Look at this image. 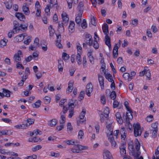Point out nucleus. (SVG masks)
Here are the masks:
<instances>
[{
	"instance_id": "23",
	"label": "nucleus",
	"mask_w": 159,
	"mask_h": 159,
	"mask_svg": "<svg viewBox=\"0 0 159 159\" xmlns=\"http://www.w3.org/2000/svg\"><path fill=\"white\" fill-rule=\"evenodd\" d=\"M82 12H79L77 16L75 18V21L77 24H80L81 22V17L82 16Z\"/></svg>"
},
{
	"instance_id": "36",
	"label": "nucleus",
	"mask_w": 159,
	"mask_h": 159,
	"mask_svg": "<svg viewBox=\"0 0 159 159\" xmlns=\"http://www.w3.org/2000/svg\"><path fill=\"white\" fill-rule=\"evenodd\" d=\"M14 25V29L17 30H20V25H19L18 22L14 20L13 22Z\"/></svg>"
},
{
	"instance_id": "40",
	"label": "nucleus",
	"mask_w": 159,
	"mask_h": 159,
	"mask_svg": "<svg viewBox=\"0 0 159 159\" xmlns=\"http://www.w3.org/2000/svg\"><path fill=\"white\" fill-rule=\"evenodd\" d=\"M80 54H81L77 53L76 56V61L79 65L81 64V58Z\"/></svg>"
},
{
	"instance_id": "6",
	"label": "nucleus",
	"mask_w": 159,
	"mask_h": 159,
	"mask_svg": "<svg viewBox=\"0 0 159 159\" xmlns=\"http://www.w3.org/2000/svg\"><path fill=\"white\" fill-rule=\"evenodd\" d=\"M93 87L91 83L88 84L86 87V94L89 96H91V93L92 92Z\"/></svg>"
},
{
	"instance_id": "38",
	"label": "nucleus",
	"mask_w": 159,
	"mask_h": 159,
	"mask_svg": "<svg viewBox=\"0 0 159 159\" xmlns=\"http://www.w3.org/2000/svg\"><path fill=\"white\" fill-rule=\"evenodd\" d=\"M48 30L49 32V35L50 36L52 37L53 36L54 31L53 29L52 28V26L51 25L49 26L48 28Z\"/></svg>"
},
{
	"instance_id": "54",
	"label": "nucleus",
	"mask_w": 159,
	"mask_h": 159,
	"mask_svg": "<svg viewBox=\"0 0 159 159\" xmlns=\"http://www.w3.org/2000/svg\"><path fill=\"white\" fill-rule=\"evenodd\" d=\"M119 106H120L119 102L117 100H114L113 103V107L116 108L118 107Z\"/></svg>"
},
{
	"instance_id": "29",
	"label": "nucleus",
	"mask_w": 159,
	"mask_h": 159,
	"mask_svg": "<svg viewBox=\"0 0 159 159\" xmlns=\"http://www.w3.org/2000/svg\"><path fill=\"white\" fill-rule=\"evenodd\" d=\"M64 142L66 143L69 145H76V143H77V142L76 141L73 140H68L66 141H64Z\"/></svg>"
},
{
	"instance_id": "7",
	"label": "nucleus",
	"mask_w": 159,
	"mask_h": 159,
	"mask_svg": "<svg viewBox=\"0 0 159 159\" xmlns=\"http://www.w3.org/2000/svg\"><path fill=\"white\" fill-rule=\"evenodd\" d=\"M104 159H113L111 153L107 150H105L103 154Z\"/></svg>"
},
{
	"instance_id": "14",
	"label": "nucleus",
	"mask_w": 159,
	"mask_h": 159,
	"mask_svg": "<svg viewBox=\"0 0 159 159\" xmlns=\"http://www.w3.org/2000/svg\"><path fill=\"white\" fill-rule=\"evenodd\" d=\"M15 16L21 21H24L25 19L24 15L21 13H16L15 14Z\"/></svg>"
},
{
	"instance_id": "64",
	"label": "nucleus",
	"mask_w": 159,
	"mask_h": 159,
	"mask_svg": "<svg viewBox=\"0 0 159 159\" xmlns=\"http://www.w3.org/2000/svg\"><path fill=\"white\" fill-rule=\"evenodd\" d=\"M67 130L72 131L73 129L72 127L71 126V124L70 123H68L67 124Z\"/></svg>"
},
{
	"instance_id": "62",
	"label": "nucleus",
	"mask_w": 159,
	"mask_h": 159,
	"mask_svg": "<svg viewBox=\"0 0 159 159\" xmlns=\"http://www.w3.org/2000/svg\"><path fill=\"white\" fill-rule=\"evenodd\" d=\"M69 114L68 116L69 118H71L73 115L74 111V109L72 108V109H70L69 110Z\"/></svg>"
},
{
	"instance_id": "8",
	"label": "nucleus",
	"mask_w": 159,
	"mask_h": 159,
	"mask_svg": "<svg viewBox=\"0 0 159 159\" xmlns=\"http://www.w3.org/2000/svg\"><path fill=\"white\" fill-rule=\"evenodd\" d=\"M21 56H22V52L20 51H18L14 55L13 59L14 61L17 62H19V61L21 60Z\"/></svg>"
},
{
	"instance_id": "57",
	"label": "nucleus",
	"mask_w": 159,
	"mask_h": 159,
	"mask_svg": "<svg viewBox=\"0 0 159 159\" xmlns=\"http://www.w3.org/2000/svg\"><path fill=\"white\" fill-rule=\"evenodd\" d=\"M111 125L112 124L110 123L108 124L107 125L106 127L110 131L111 134L112 132V134L113 133V130L111 128Z\"/></svg>"
},
{
	"instance_id": "41",
	"label": "nucleus",
	"mask_w": 159,
	"mask_h": 159,
	"mask_svg": "<svg viewBox=\"0 0 159 159\" xmlns=\"http://www.w3.org/2000/svg\"><path fill=\"white\" fill-rule=\"evenodd\" d=\"M6 5V8L8 9H10L12 7V3L11 2H7L6 3H4Z\"/></svg>"
},
{
	"instance_id": "16",
	"label": "nucleus",
	"mask_w": 159,
	"mask_h": 159,
	"mask_svg": "<svg viewBox=\"0 0 159 159\" xmlns=\"http://www.w3.org/2000/svg\"><path fill=\"white\" fill-rule=\"evenodd\" d=\"M103 31L106 36H108L109 34L108 25L107 24H104L102 27Z\"/></svg>"
},
{
	"instance_id": "37",
	"label": "nucleus",
	"mask_w": 159,
	"mask_h": 159,
	"mask_svg": "<svg viewBox=\"0 0 159 159\" xmlns=\"http://www.w3.org/2000/svg\"><path fill=\"white\" fill-rule=\"evenodd\" d=\"M61 119L59 121V122L60 124H63L65 122V116L64 115L62 114L61 113Z\"/></svg>"
},
{
	"instance_id": "47",
	"label": "nucleus",
	"mask_w": 159,
	"mask_h": 159,
	"mask_svg": "<svg viewBox=\"0 0 159 159\" xmlns=\"http://www.w3.org/2000/svg\"><path fill=\"white\" fill-rule=\"evenodd\" d=\"M28 25L27 24H25L24 25L21 24L20 25V30L21 29L25 30L27 29Z\"/></svg>"
},
{
	"instance_id": "18",
	"label": "nucleus",
	"mask_w": 159,
	"mask_h": 159,
	"mask_svg": "<svg viewBox=\"0 0 159 159\" xmlns=\"http://www.w3.org/2000/svg\"><path fill=\"white\" fill-rule=\"evenodd\" d=\"M75 24L74 21H70L69 27L68 30L71 33L74 32L75 30Z\"/></svg>"
},
{
	"instance_id": "3",
	"label": "nucleus",
	"mask_w": 159,
	"mask_h": 159,
	"mask_svg": "<svg viewBox=\"0 0 159 159\" xmlns=\"http://www.w3.org/2000/svg\"><path fill=\"white\" fill-rule=\"evenodd\" d=\"M39 46V39L38 38L35 39L34 41V45L30 46V50L33 51L35 50Z\"/></svg>"
},
{
	"instance_id": "52",
	"label": "nucleus",
	"mask_w": 159,
	"mask_h": 159,
	"mask_svg": "<svg viewBox=\"0 0 159 159\" xmlns=\"http://www.w3.org/2000/svg\"><path fill=\"white\" fill-rule=\"evenodd\" d=\"M132 113L133 112L132 111L131 112H129V113L127 112L126 118H127V119H131L133 118V116L132 115Z\"/></svg>"
},
{
	"instance_id": "17",
	"label": "nucleus",
	"mask_w": 159,
	"mask_h": 159,
	"mask_svg": "<svg viewBox=\"0 0 159 159\" xmlns=\"http://www.w3.org/2000/svg\"><path fill=\"white\" fill-rule=\"evenodd\" d=\"M118 47L116 44H115L114 48L113 53V56L114 58H116L118 55Z\"/></svg>"
},
{
	"instance_id": "43",
	"label": "nucleus",
	"mask_w": 159,
	"mask_h": 159,
	"mask_svg": "<svg viewBox=\"0 0 159 159\" xmlns=\"http://www.w3.org/2000/svg\"><path fill=\"white\" fill-rule=\"evenodd\" d=\"M62 57L63 60L65 61L68 60L70 58L69 55L65 52H63L62 53Z\"/></svg>"
},
{
	"instance_id": "20",
	"label": "nucleus",
	"mask_w": 159,
	"mask_h": 159,
	"mask_svg": "<svg viewBox=\"0 0 159 159\" xmlns=\"http://www.w3.org/2000/svg\"><path fill=\"white\" fill-rule=\"evenodd\" d=\"M115 116L116 117V120L118 122L119 124H122L123 122V120L122 119L120 113L117 112L116 113Z\"/></svg>"
},
{
	"instance_id": "5",
	"label": "nucleus",
	"mask_w": 159,
	"mask_h": 159,
	"mask_svg": "<svg viewBox=\"0 0 159 159\" xmlns=\"http://www.w3.org/2000/svg\"><path fill=\"white\" fill-rule=\"evenodd\" d=\"M86 113V110L84 107L82 108V111L79 116L80 121L79 122L80 123H83L84 121H86V118H84Z\"/></svg>"
},
{
	"instance_id": "58",
	"label": "nucleus",
	"mask_w": 159,
	"mask_h": 159,
	"mask_svg": "<svg viewBox=\"0 0 159 159\" xmlns=\"http://www.w3.org/2000/svg\"><path fill=\"white\" fill-rule=\"evenodd\" d=\"M44 102L46 104H48L50 102V98L48 96H46L44 98Z\"/></svg>"
},
{
	"instance_id": "25",
	"label": "nucleus",
	"mask_w": 159,
	"mask_h": 159,
	"mask_svg": "<svg viewBox=\"0 0 159 159\" xmlns=\"http://www.w3.org/2000/svg\"><path fill=\"white\" fill-rule=\"evenodd\" d=\"M24 37L22 34H20L19 35L16 36L15 39L16 41L18 42H20L22 41L24 39Z\"/></svg>"
},
{
	"instance_id": "1",
	"label": "nucleus",
	"mask_w": 159,
	"mask_h": 159,
	"mask_svg": "<svg viewBox=\"0 0 159 159\" xmlns=\"http://www.w3.org/2000/svg\"><path fill=\"white\" fill-rule=\"evenodd\" d=\"M134 144L136 151V153L133 155L134 157V159H143L142 156L139 157L141 153L139 151L140 148V144L138 139H135L134 141Z\"/></svg>"
},
{
	"instance_id": "22",
	"label": "nucleus",
	"mask_w": 159,
	"mask_h": 159,
	"mask_svg": "<svg viewBox=\"0 0 159 159\" xmlns=\"http://www.w3.org/2000/svg\"><path fill=\"white\" fill-rule=\"evenodd\" d=\"M84 6V3L83 2H80L78 6L77 7L78 10L79 11V12L83 13L84 10L83 7Z\"/></svg>"
},
{
	"instance_id": "44",
	"label": "nucleus",
	"mask_w": 159,
	"mask_h": 159,
	"mask_svg": "<svg viewBox=\"0 0 159 159\" xmlns=\"http://www.w3.org/2000/svg\"><path fill=\"white\" fill-rule=\"evenodd\" d=\"M57 123V120L55 119H53L50 121L49 123V125L53 127L55 126L56 125Z\"/></svg>"
},
{
	"instance_id": "15",
	"label": "nucleus",
	"mask_w": 159,
	"mask_h": 159,
	"mask_svg": "<svg viewBox=\"0 0 159 159\" xmlns=\"http://www.w3.org/2000/svg\"><path fill=\"white\" fill-rule=\"evenodd\" d=\"M74 82L71 80L68 83V86L67 89L66 90V92L68 93H71L73 89Z\"/></svg>"
},
{
	"instance_id": "35",
	"label": "nucleus",
	"mask_w": 159,
	"mask_h": 159,
	"mask_svg": "<svg viewBox=\"0 0 159 159\" xmlns=\"http://www.w3.org/2000/svg\"><path fill=\"white\" fill-rule=\"evenodd\" d=\"M105 77L106 79H107L110 82H112L113 81H114L112 79V75L110 74L107 73L105 74Z\"/></svg>"
},
{
	"instance_id": "33",
	"label": "nucleus",
	"mask_w": 159,
	"mask_h": 159,
	"mask_svg": "<svg viewBox=\"0 0 159 159\" xmlns=\"http://www.w3.org/2000/svg\"><path fill=\"white\" fill-rule=\"evenodd\" d=\"M76 148H77L78 150H79L80 152V150L87 149L88 147L87 146L78 144L76 145Z\"/></svg>"
},
{
	"instance_id": "4",
	"label": "nucleus",
	"mask_w": 159,
	"mask_h": 159,
	"mask_svg": "<svg viewBox=\"0 0 159 159\" xmlns=\"http://www.w3.org/2000/svg\"><path fill=\"white\" fill-rule=\"evenodd\" d=\"M84 41L89 46H91L93 43V40L91 35L88 33H86L85 35Z\"/></svg>"
},
{
	"instance_id": "60",
	"label": "nucleus",
	"mask_w": 159,
	"mask_h": 159,
	"mask_svg": "<svg viewBox=\"0 0 159 159\" xmlns=\"http://www.w3.org/2000/svg\"><path fill=\"white\" fill-rule=\"evenodd\" d=\"M69 8L70 9L72 7V1L71 0H66Z\"/></svg>"
},
{
	"instance_id": "27",
	"label": "nucleus",
	"mask_w": 159,
	"mask_h": 159,
	"mask_svg": "<svg viewBox=\"0 0 159 159\" xmlns=\"http://www.w3.org/2000/svg\"><path fill=\"white\" fill-rule=\"evenodd\" d=\"M41 134L42 132L39 129H36L34 130L32 133H30V135L31 136H32L34 134H35L36 135H37L38 134L40 135Z\"/></svg>"
},
{
	"instance_id": "53",
	"label": "nucleus",
	"mask_w": 159,
	"mask_h": 159,
	"mask_svg": "<svg viewBox=\"0 0 159 159\" xmlns=\"http://www.w3.org/2000/svg\"><path fill=\"white\" fill-rule=\"evenodd\" d=\"M124 105L127 111L129 112H131V110L129 108V107L128 106L129 103L127 101L125 102L124 103Z\"/></svg>"
},
{
	"instance_id": "63",
	"label": "nucleus",
	"mask_w": 159,
	"mask_h": 159,
	"mask_svg": "<svg viewBox=\"0 0 159 159\" xmlns=\"http://www.w3.org/2000/svg\"><path fill=\"white\" fill-rule=\"evenodd\" d=\"M151 131H152V137L155 138L156 137L157 134V132L158 130H151Z\"/></svg>"
},
{
	"instance_id": "56",
	"label": "nucleus",
	"mask_w": 159,
	"mask_h": 159,
	"mask_svg": "<svg viewBox=\"0 0 159 159\" xmlns=\"http://www.w3.org/2000/svg\"><path fill=\"white\" fill-rule=\"evenodd\" d=\"M145 74L148 78H150L151 76L150 71L149 70H145Z\"/></svg>"
},
{
	"instance_id": "46",
	"label": "nucleus",
	"mask_w": 159,
	"mask_h": 159,
	"mask_svg": "<svg viewBox=\"0 0 159 159\" xmlns=\"http://www.w3.org/2000/svg\"><path fill=\"white\" fill-rule=\"evenodd\" d=\"M42 148V147L41 145H38L32 148L31 150L35 152L41 149Z\"/></svg>"
},
{
	"instance_id": "61",
	"label": "nucleus",
	"mask_w": 159,
	"mask_h": 159,
	"mask_svg": "<svg viewBox=\"0 0 159 159\" xmlns=\"http://www.w3.org/2000/svg\"><path fill=\"white\" fill-rule=\"evenodd\" d=\"M132 24L134 26H136L138 24V20L137 19H134L132 21Z\"/></svg>"
},
{
	"instance_id": "42",
	"label": "nucleus",
	"mask_w": 159,
	"mask_h": 159,
	"mask_svg": "<svg viewBox=\"0 0 159 159\" xmlns=\"http://www.w3.org/2000/svg\"><path fill=\"white\" fill-rule=\"evenodd\" d=\"M158 125V123L157 122H155L153 123L151 125V127H152V129L151 130H158L157 126Z\"/></svg>"
},
{
	"instance_id": "10",
	"label": "nucleus",
	"mask_w": 159,
	"mask_h": 159,
	"mask_svg": "<svg viewBox=\"0 0 159 159\" xmlns=\"http://www.w3.org/2000/svg\"><path fill=\"white\" fill-rule=\"evenodd\" d=\"M108 139L111 143L112 147L114 148H116L117 144L114 140V138L113 137L112 132L108 136Z\"/></svg>"
},
{
	"instance_id": "2",
	"label": "nucleus",
	"mask_w": 159,
	"mask_h": 159,
	"mask_svg": "<svg viewBox=\"0 0 159 159\" xmlns=\"http://www.w3.org/2000/svg\"><path fill=\"white\" fill-rule=\"evenodd\" d=\"M134 133L135 136H140L141 134L142 130L139 124L137 123L133 125Z\"/></svg>"
},
{
	"instance_id": "19",
	"label": "nucleus",
	"mask_w": 159,
	"mask_h": 159,
	"mask_svg": "<svg viewBox=\"0 0 159 159\" xmlns=\"http://www.w3.org/2000/svg\"><path fill=\"white\" fill-rule=\"evenodd\" d=\"M92 51L90 50L88 53V56L90 62L92 64L94 63V58L92 55Z\"/></svg>"
},
{
	"instance_id": "26",
	"label": "nucleus",
	"mask_w": 159,
	"mask_h": 159,
	"mask_svg": "<svg viewBox=\"0 0 159 159\" xmlns=\"http://www.w3.org/2000/svg\"><path fill=\"white\" fill-rule=\"evenodd\" d=\"M63 25L64 23H60V22H59L58 30L59 32L61 33L64 32V29L63 26Z\"/></svg>"
},
{
	"instance_id": "50",
	"label": "nucleus",
	"mask_w": 159,
	"mask_h": 159,
	"mask_svg": "<svg viewBox=\"0 0 159 159\" xmlns=\"http://www.w3.org/2000/svg\"><path fill=\"white\" fill-rule=\"evenodd\" d=\"M98 41L97 40H96L93 43V47L96 49H98L99 47V44L98 43Z\"/></svg>"
},
{
	"instance_id": "31",
	"label": "nucleus",
	"mask_w": 159,
	"mask_h": 159,
	"mask_svg": "<svg viewBox=\"0 0 159 159\" xmlns=\"http://www.w3.org/2000/svg\"><path fill=\"white\" fill-rule=\"evenodd\" d=\"M7 40L6 39H3L1 40L0 41V46L1 47H3L5 46L7 44Z\"/></svg>"
},
{
	"instance_id": "39",
	"label": "nucleus",
	"mask_w": 159,
	"mask_h": 159,
	"mask_svg": "<svg viewBox=\"0 0 159 159\" xmlns=\"http://www.w3.org/2000/svg\"><path fill=\"white\" fill-rule=\"evenodd\" d=\"M105 43L107 46H110L111 44V40L108 36H105Z\"/></svg>"
},
{
	"instance_id": "55",
	"label": "nucleus",
	"mask_w": 159,
	"mask_h": 159,
	"mask_svg": "<svg viewBox=\"0 0 159 159\" xmlns=\"http://www.w3.org/2000/svg\"><path fill=\"white\" fill-rule=\"evenodd\" d=\"M153 116L152 115L147 116L146 119V120L148 122L152 121L153 120Z\"/></svg>"
},
{
	"instance_id": "13",
	"label": "nucleus",
	"mask_w": 159,
	"mask_h": 159,
	"mask_svg": "<svg viewBox=\"0 0 159 159\" xmlns=\"http://www.w3.org/2000/svg\"><path fill=\"white\" fill-rule=\"evenodd\" d=\"M133 144L134 143L132 141L128 143V148L130 152H131L132 156L134 155L136 153V151L134 150Z\"/></svg>"
},
{
	"instance_id": "28",
	"label": "nucleus",
	"mask_w": 159,
	"mask_h": 159,
	"mask_svg": "<svg viewBox=\"0 0 159 159\" xmlns=\"http://www.w3.org/2000/svg\"><path fill=\"white\" fill-rule=\"evenodd\" d=\"M129 119L126 118L125 122V125L127 128H129L130 130L132 128V125L129 122Z\"/></svg>"
},
{
	"instance_id": "21",
	"label": "nucleus",
	"mask_w": 159,
	"mask_h": 159,
	"mask_svg": "<svg viewBox=\"0 0 159 159\" xmlns=\"http://www.w3.org/2000/svg\"><path fill=\"white\" fill-rule=\"evenodd\" d=\"M58 71H62L64 66L63 61L61 59L58 60Z\"/></svg>"
},
{
	"instance_id": "30",
	"label": "nucleus",
	"mask_w": 159,
	"mask_h": 159,
	"mask_svg": "<svg viewBox=\"0 0 159 159\" xmlns=\"http://www.w3.org/2000/svg\"><path fill=\"white\" fill-rule=\"evenodd\" d=\"M22 9L25 15H28L29 14L30 11L28 7L25 6H24L23 7Z\"/></svg>"
},
{
	"instance_id": "48",
	"label": "nucleus",
	"mask_w": 159,
	"mask_h": 159,
	"mask_svg": "<svg viewBox=\"0 0 159 159\" xmlns=\"http://www.w3.org/2000/svg\"><path fill=\"white\" fill-rule=\"evenodd\" d=\"M123 77L125 80H128V81H129V74L127 73H125L123 75Z\"/></svg>"
},
{
	"instance_id": "49",
	"label": "nucleus",
	"mask_w": 159,
	"mask_h": 159,
	"mask_svg": "<svg viewBox=\"0 0 159 159\" xmlns=\"http://www.w3.org/2000/svg\"><path fill=\"white\" fill-rule=\"evenodd\" d=\"M81 26L83 29H84L87 27V24L86 20L84 19L82 23L81 24Z\"/></svg>"
},
{
	"instance_id": "9",
	"label": "nucleus",
	"mask_w": 159,
	"mask_h": 159,
	"mask_svg": "<svg viewBox=\"0 0 159 159\" xmlns=\"http://www.w3.org/2000/svg\"><path fill=\"white\" fill-rule=\"evenodd\" d=\"M61 16L64 25L67 26L68 23L69 19V18L67 16V15L66 13L63 12L61 14Z\"/></svg>"
},
{
	"instance_id": "51",
	"label": "nucleus",
	"mask_w": 159,
	"mask_h": 159,
	"mask_svg": "<svg viewBox=\"0 0 159 159\" xmlns=\"http://www.w3.org/2000/svg\"><path fill=\"white\" fill-rule=\"evenodd\" d=\"M31 37L30 36H28L27 37L26 39L24 41V43L25 44H26L27 45H28L29 44V43L31 41Z\"/></svg>"
},
{
	"instance_id": "32",
	"label": "nucleus",
	"mask_w": 159,
	"mask_h": 159,
	"mask_svg": "<svg viewBox=\"0 0 159 159\" xmlns=\"http://www.w3.org/2000/svg\"><path fill=\"white\" fill-rule=\"evenodd\" d=\"M41 101L38 100L34 103L32 105L34 108H38L41 105Z\"/></svg>"
},
{
	"instance_id": "34",
	"label": "nucleus",
	"mask_w": 159,
	"mask_h": 159,
	"mask_svg": "<svg viewBox=\"0 0 159 159\" xmlns=\"http://www.w3.org/2000/svg\"><path fill=\"white\" fill-rule=\"evenodd\" d=\"M104 116L106 118H107L109 113V110L108 107H106L103 111Z\"/></svg>"
},
{
	"instance_id": "12",
	"label": "nucleus",
	"mask_w": 159,
	"mask_h": 159,
	"mask_svg": "<svg viewBox=\"0 0 159 159\" xmlns=\"http://www.w3.org/2000/svg\"><path fill=\"white\" fill-rule=\"evenodd\" d=\"M98 80L101 89H104V79L103 76L100 75H98Z\"/></svg>"
},
{
	"instance_id": "45",
	"label": "nucleus",
	"mask_w": 159,
	"mask_h": 159,
	"mask_svg": "<svg viewBox=\"0 0 159 159\" xmlns=\"http://www.w3.org/2000/svg\"><path fill=\"white\" fill-rule=\"evenodd\" d=\"M116 93L115 91H113L111 93L110 96L111 98L114 100L116 97Z\"/></svg>"
},
{
	"instance_id": "11",
	"label": "nucleus",
	"mask_w": 159,
	"mask_h": 159,
	"mask_svg": "<svg viewBox=\"0 0 159 159\" xmlns=\"http://www.w3.org/2000/svg\"><path fill=\"white\" fill-rule=\"evenodd\" d=\"M125 143L123 142L121 143V146L120 147V155L123 156H124L126 154L125 148Z\"/></svg>"
},
{
	"instance_id": "24",
	"label": "nucleus",
	"mask_w": 159,
	"mask_h": 159,
	"mask_svg": "<svg viewBox=\"0 0 159 159\" xmlns=\"http://www.w3.org/2000/svg\"><path fill=\"white\" fill-rule=\"evenodd\" d=\"M3 93H2V96L7 97H10V92L7 89H3Z\"/></svg>"
},
{
	"instance_id": "59",
	"label": "nucleus",
	"mask_w": 159,
	"mask_h": 159,
	"mask_svg": "<svg viewBox=\"0 0 159 159\" xmlns=\"http://www.w3.org/2000/svg\"><path fill=\"white\" fill-rule=\"evenodd\" d=\"M91 23L92 25L94 26H96V20L94 16H93L91 17Z\"/></svg>"
}]
</instances>
